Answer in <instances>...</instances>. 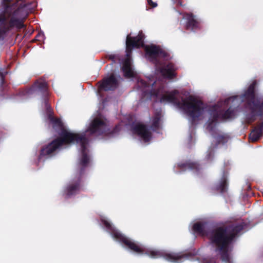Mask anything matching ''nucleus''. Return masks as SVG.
<instances>
[{"mask_svg":"<svg viewBox=\"0 0 263 263\" xmlns=\"http://www.w3.org/2000/svg\"><path fill=\"white\" fill-rule=\"evenodd\" d=\"M145 50L146 54L153 60H156L159 57L165 58L168 56V53L166 51L156 45L147 46Z\"/></svg>","mask_w":263,"mask_h":263,"instance_id":"nucleus-11","label":"nucleus"},{"mask_svg":"<svg viewBox=\"0 0 263 263\" xmlns=\"http://www.w3.org/2000/svg\"><path fill=\"white\" fill-rule=\"evenodd\" d=\"M263 134V121L258 124L252 130L249 138L252 142H256L262 136Z\"/></svg>","mask_w":263,"mask_h":263,"instance_id":"nucleus-18","label":"nucleus"},{"mask_svg":"<svg viewBox=\"0 0 263 263\" xmlns=\"http://www.w3.org/2000/svg\"><path fill=\"white\" fill-rule=\"evenodd\" d=\"M109 60H112L114 62H115L116 59H117V55L115 54H110L108 56Z\"/></svg>","mask_w":263,"mask_h":263,"instance_id":"nucleus-30","label":"nucleus"},{"mask_svg":"<svg viewBox=\"0 0 263 263\" xmlns=\"http://www.w3.org/2000/svg\"><path fill=\"white\" fill-rule=\"evenodd\" d=\"M105 126L106 124L104 121L99 118H95L92 121L87 130L90 132L91 134L101 135L104 133Z\"/></svg>","mask_w":263,"mask_h":263,"instance_id":"nucleus-13","label":"nucleus"},{"mask_svg":"<svg viewBox=\"0 0 263 263\" xmlns=\"http://www.w3.org/2000/svg\"><path fill=\"white\" fill-rule=\"evenodd\" d=\"M178 167L183 171L189 170L196 173H198L201 168L200 165L197 162L191 160L180 162L178 164Z\"/></svg>","mask_w":263,"mask_h":263,"instance_id":"nucleus-15","label":"nucleus"},{"mask_svg":"<svg viewBox=\"0 0 263 263\" xmlns=\"http://www.w3.org/2000/svg\"><path fill=\"white\" fill-rule=\"evenodd\" d=\"M174 3L176 4L177 5L183 7L184 5L182 3V0H175L174 1Z\"/></svg>","mask_w":263,"mask_h":263,"instance_id":"nucleus-29","label":"nucleus"},{"mask_svg":"<svg viewBox=\"0 0 263 263\" xmlns=\"http://www.w3.org/2000/svg\"><path fill=\"white\" fill-rule=\"evenodd\" d=\"M229 137L225 135H220L216 138L218 144H225L228 141Z\"/></svg>","mask_w":263,"mask_h":263,"instance_id":"nucleus-23","label":"nucleus"},{"mask_svg":"<svg viewBox=\"0 0 263 263\" xmlns=\"http://www.w3.org/2000/svg\"><path fill=\"white\" fill-rule=\"evenodd\" d=\"M122 70L124 76L126 78H130L135 76V73L132 68V65L129 59H126L123 62Z\"/></svg>","mask_w":263,"mask_h":263,"instance_id":"nucleus-19","label":"nucleus"},{"mask_svg":"<svg viewBox=\"0 0 263 263\" xmlns=\"http://www.w3.org/2000/svg\"><path fill=\"white\" fill-rule=\"evenodd\" d=\"M133 132L140 136L145 142L150 140L152 134L147 126L144 124H137L133 128Z\"/></svg>","mask_w":263,"mask_h":263,"instance_id":"nucleus-12","label":"nucleus"},{"mask_svg":"<svg viewBox=\"0 0 263 263\" xmlns=\"http://www.w3.org/2000/svg\"><path fill=\"white\" fill-rule=\"evenodd\" d=\"M88 143L89 140L85 134L73 133L62 128L59 137L43 146L40 150L39 159L52 157L63 145L71 143L80 145L82 156L78 164L79 174L65 189L64 193L67 198L76 195L82 189L81 177L90 162V158L88 154L89 151L87 148Z\"/></svg>","mask_w":263,"mask_h":263,"instance_id":"nucleus-1","label":"nucleus"},{"mask_svg":"<svg viewBox=\"0 0 263 263\" xmlns=\"http://www.w3.org/2000/svg\"><path fill=\"white\" fill-rule=\"evenodd\" d=\"M256 83V82H253L248 88L247 90L244 92L243 97L247 101V104L249 106L254 105L256 107L259 108L260 103L258 100H255V87Z\"/></svg>","mask_w":263,"mask_h":263,"instance_id":"nucleus-10","label":"nucleus"},{"mask_svg":"<svg viewBox=\"0 0 263 263\" xmlns=\"http://www.w3.org/2000/svg\"><path fill=\"white\" fill-rule=\"evenodd\" d=\"M259 108H258L259 110V115H263V101L261 102Z\"/></svg>","mask_w":263,"mask_h":263,"instance_id":"nucleus-27","label":"nucleus"},{"mask_svg":"<svg viewBox=\"0 0 263 263\" xmlns=\"http://www.w3.org/2000/svg\"><path fill=\"white\" fill-rule=\"evenodd\" d=\"M147 3L149 5L152 6L153 8H155L157 6V4L156 3H154L152 1V0H147Z\"/></svg>","mask_w":263,"mask_h":263,"instance_id":"nucleus-28","label":"nucleus"},{"mask_svg":"<svg viewBox=\"0 0 263 263\" xmlns=\"http://www.w3.org/2000/svg\"><path fill=\"white\" fill-rule=\"evenodd\" d=\"M35 92H40L41 93L43 99L44 100L45 105L47 107H48L47 98L49 96L48 84L44 80L40 79L36 80L30 88L21 90L20 94L22 96H26L33 94Z\"/></svg>","mask_w":263,"mask_h":263,"instance_id":"nucleus-7","label":"nucleus"},{"mask_svg":"<svg viewBox=\"0 0 263 263\" xmlns=\"http://www.w3.org/2000/svg\"><path fill=\"white\" fill-rule=\"evenodd\" d=\"M246 226L243 221H235L205 231L203 224L197 222L193 225V229L201 236L207 237L223 262L231 263L230 254L233 250V243Z\"/></svg>","mask_w":263,"mask_h":263,"instance_id":"nucleus-2","label":"nucleus"},{"mask_svg":"<svg viewBox=\"0 0 263 263\" xmlns=\"http://www.w3.org/2000/svg\"><path fill=\"white\" fill-rule=\"evenodd\" d=\"M214 158V152L213 151H210L206 155V159L208 161L213 160Z\"/></svg>","mask_w":263,"mask_h":263,"instance_id":"nucleus-25","label":"nucleus"},{"mask_svg":"<svg viewBox=\"0 0 263 263\" xmlns=\"http://www.w3.org/2000/svg\"><path fill=\"white\" fill-rule=\"evenodd\" d=\"M184 16L187 20L186 29L195 31L200 29V22L195 18V16L192 13H185Z\"/></svg>","mask_w":263,"mask_h":263,"instance_id":"nucleus-14","label":"nucleus"},{"mask_svg":"<svg viewBox=\"0 0 263 263\" xmlns=\"http://www.w3.org/2000/svg\"><path fill=\"white\" fill-rule=\"evenodd\" d=\"M249 106L251 114L247 115L246 121L248 124H251L256 120V116L262 117L263 115H259V110L255 106L250 105Z\"/></svg>","mask_w":263,"mask_h":263,"instance_id":"nucleus-20","label":"nucleus"},{"mask_svg":"<svg viewBox=\"0 0 263 263\" xmlns=\"http://www.w3.org/2000/svg\"><path fill=\"white\" fill-rule=\"evenodd\" d=\"M52 122L54 125H57L59 128H62L63 127V124L60 119L57 118L53 119Z\"/></svg>","mask_w":263,"mask_h":263,"instance_id":"nucleus-24","label":"nucleus"},{"mask_svg":"<svg viewBox=\"0 0 263 263\" xmlns=\"http://www.w3.org/2000/svg\"><path fill=\"white\" fill-rule=\"evenodd\" d=\"M144 35L142 31L139 32L138 35L131 37L128 35L126 41V55L129 57L134 48H139L144 46Z\"/></svg>","mask_w":263,"mask_h":263,"instance_id":"nucleus-8","label":"nucleus"},{"mask_svg":"<svg viewBox=\"0 0 263 263\" xmlns=\"http://www.w3.org/2000/svg\"><path fill=\"white\" fill-rule=\"evenodd\" d=\"M98 91L99 92L114 91L119 86L118 80L114 73L110 74L109 76L104 78L98 83Z\"/></svg>","mask_w":263,"mask_h":263,"instance_id":"nucleus-9","label":"nucleus"},{"mask_svg":"<svg viewBox=\"0 0 263 263\" xmlns=\"http://www.w3.org/2000/svg\"><path fill=\"white\" fill-rule=\"evenodd\" d=\"M102 223L106 227L113 238L120 242L123 243L130 250L138 254H144L151 258H158L163 257L165 260L173 262H179L183 258L186 257L184 255L173 252H167L164 250H147L142 245L126 237L121 233L108 221L102 219Z\"/></svg>","mask_w":263,"mask_h":263,"instance_id":"nucleus-4","label":"nucleus"},{"mask_svg":"<svg viewBox=\"0 0 263 263\" xmlns=\"http://www.w3.org/2000/svg\"><path fill=\"white\" fill-rule=\"evenodd\" d=\"M139 86L143 88V95L149 97H155L161 103L171 102L174 103L178 108L183 110L186 114L193 119L199 118L204 109V105L202 101L199 100L194 96H190L186 98H181V101H179L176 95L179 93L177 90H174L167 94H165L164 86H160L157 89L152 88L150 90H145L149 88V84L143 80L138 81Z\"/></svg>","mask_w":263,"mask_h":263,"instance_id":"nucleus-3","label":"nucleus"},{"mask_svg":"<svg viewBox=\"0 0 263 263\" xmlns=\"http://www.w3.org/2000/svg\"><path fill=\"white\" fill-rule=\"evenodd\" d=\"M209 118L207 122V128L212 132L215 130L218 120H224L231 118L234 114V110L231 107L223 111L217 105L210 106L208 109Z\"/></svg>","mask_w":263,"mask_h":263,"instance_id":"nucleus-6","label":"nucleus"},{"mask_svg":"<svg viewBox=\"0 0 263 263\" xmlns=\"http://www.w3.org/2000/svg\"><path fill=\"white\" fill-rule=\"evenodd\" d=\"M11 1L4 0L8 3L5 5L4 12L0 13V40H4L7 33L14 28L20 30L25 27L24 22L27 15L21 16L20 8L12 11L13 6L9 4Z\"/></svg>","mask_w":263,"mask_h":263,"instance_id":"nucleus-5","label":"nucleus"},{"mask_svg":"<svg viewBox=\"0 0 263 263\" xmlns=\"http://www.w3.org/2000/svg\"><path fill=\"white\" fill-rule=\"evenodd\" d=\"M155 83H156V82H154L153 83V85H154V84H155Z\"/></svg>","mask_w":263,"mask_h":263,"instance_id":"nucleus-34","label":"nucleus"},{"mask_svg":"<svg viewBox=\"0 0 263 263\" xmlns=\"http://www.w3.org/2000/svg\"><path fill=\"white\" fill-rule=\"evenodd\" d=\"M36 40L38 41H41L43 39V35L40 34L39 33L35 37Z\"/></svg>","mask_w":263,"mask_h":263,"instance_id":"nucleus-31","label":"nucleus"},{"mask_svg":"<svg viewBox=\"0 0 263 263\" xmlns=\"http://www.w3.org/2000/svg\"><path fill=\"white\" fill-rule=\"evenodd\" d=\"M155 83H156V82H154L153 83V85H154V84H155Z\"/></svg>","mask_w":263,"mask_h":263,"instance_id":"nucleus-32","label":"nucleus"},{"mask_svg":"<svg viewBox=\"0 0 263 263\" xmlns=\"http://www.w3.org/2000/svg\"><path fill=\"white\" fill-rule=\"evenodd\" d=\"M227 178L228 173L224 171L219 183L216 185V190L219 191L221 194L227 193L228 191V182Z\"/></svg>","mask_w":263,"mask_h":263,"instance_id":"nucleus-17","label":"nucleus"},{"mask_svg":"<svg viewBox=\"0 0 263 263\" xmlns=\"http://www.w3.org/2000/svg\"><path fill=\"white\" fill-rule=\"evenodd\" d=\"M237 99V97H230L225 100V103L229 104L231 102H234Z\"/></svg>","mask_w":263,"mask_h":263,"instance_id":"nucleus-26","label":"nucleus"},{"mask_svg":"<svg viewBox=\"0 0 263 263\" xmlns=\"http://www.w3.org/2000/svg\"><path fill=\"white\" fill-rule=\"evenodd\" d=\"M160 119L161 113L160 112H157L153 118V122L151 125V128L153 130H156L159 128Z\"/></svg>","mask_w":263,"mask_h":263,"instance_id":"nucleus-21","label":"nucleus"},{"mask_svg":"<svg viewBox=\"0 0 263 263\" xmlns=\"http://www.w3.org/2000/svg\"><path fill=\"white\" fill-rule=\"evenodd\" d=\"M8 72L5 70L0 71V86L3 89H5L6 87L5 77Z\"/></svg>","mask_w":263,"mask_h":263,"instance_id":"nucleus-22","label":"nucleus"},{"mask_svg":"<svg viewBox=\"0 0 263 263\" xmlns=\"http://www.w3.org/2000/svg\"><path fill=\"white\" fill-rule=\"evenodd\" d=\"M176 67L174 64L169 63L165 66L160 68V72L165 78L173 79L176 76Z\"/></svg>","mask_w":263,"mask_h":263,"instance_id":"nucleus-16","label":"nucleus"},{"mask_svg":"<svg viewBox=\"0 0 263 263\" xmlns=\"http://www.w3.org/2000/svg\"><path fill=\"white\" fill-rule=\"evenodd\" d=\"M155 83H156V82H154L153 83V85H154V84H155Z\"/></svg>","mask_w":263,"mask_h":263,"instance_id":"nucleus-33","label":"nucleus"}]
</instances>
